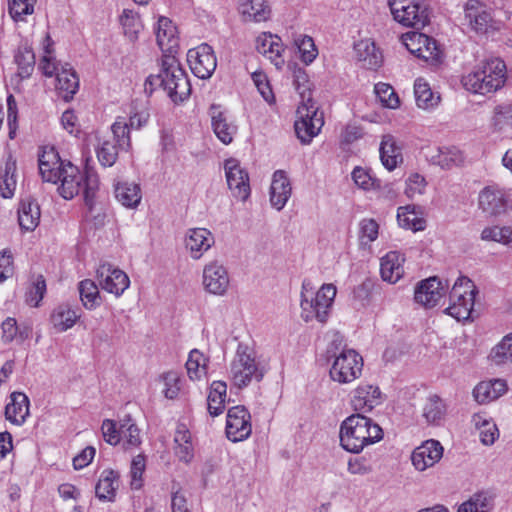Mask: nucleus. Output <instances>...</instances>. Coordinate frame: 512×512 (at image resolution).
Masks as SVG:
<instances>
[{"label": "nucleus", "mask_w": 512, "mask_h": 512, "mask_svg": "<svg viewBox=\"0 0 512 512\" xmlns=\"http://www.w3.org/2000/svg\"><path fill=\"white\" fill-rule=\"evenodd\" d=\"M336 293V286L332 283L323 284L315 292L312 282L309 279H304L301 286V318L305 322L316 320L322 324L326 323Z\"/></svg>", "instance_id": "nucleus-3"}, {"label": "nucleus", "mask_w": 512, "mask_h": 512, "mask_svg": "<svg viewBox=\"0 0 512 512\" xmlns=\"http://www.w3.org/2000/svg\"><path fill=\"white\" fill-rule=\"evenodd\" d=\"M213 244L214 237L206 228H191L186 233L185 247L195 260L200 259Z\"/></svg>", "instance_id": "nucleus-20"}, {"label": "nucleus", "mask_w": 512, "mask_h": 512, "mask_svg": "<svg viewBox=\"0 0 512 512\" xmlns=\"http://www.w3.org/2000/svg\"><path fill=\"white\" fill-rule=\"evenodd\" d=\"M465 18L476 32H486L492 16L486 6L478 0H468L464 7Z\"/></svg>", "instance_id": "nucleus-26"}, {"label": "nucleus", "mask_w": 512, "mask_h": 512, "mask_svg": "<svg viewBox=\"0 0 512 512\" xmlns=\"http://www.w3.org/2000/svg\"><path fill=\"white\" fill-rule=\"evenodd\" d=\"M263 376L264 370L256 361L253 349L247 345L239 344L230 364L229 377L232 383L238 388H243L253 380L261 381Z\"/></svg>", "instance_id": "nucleus-6"}, {"label": "nucleus", "mask_w": 512, "mask_h": 512, "mask_svg": "<svg viewBox=\"0 0 512 512\" xmlns=\"http://www.w3.org/2000/svg\"><path fill=\"white\" fill-rule=\"evenodd\" d=\"M476 293V287L468 277H458L450 291V304L445 312L458 321L471 318Z\"/></svg>", "instance_id": "nucleus-8"}, {"label": "nucleus", "mask_w": 512, "mask_h": 512, "mask_svg": "<svg viewBox=\"0 0 512 512\" xmlns=\"http://www.w3.org/2000/svg\"><path fill=\"white\" fill-rule=\"evenodd\" d=\"M511 204L509 191L497 184L484 187L478 195V207L489 217L504 215Z\"/></svg>", "instance_id": "nucleus-11"}, {"label": "nucleus", "mask_w": 512, "mask_h": 512, "mask_svg": "<svg viewBox=\"0 0 512 512\" xmlns=\"http://www.w3.org/2000/svg\"><path fill=\"white\" fill-rule=\"evenodd\" d=\"M507 389V383L503 379L482 381L473 389V396L479 404H486L498 399Z\"/></svg>", "instance_id": "nucleus-29"}, {"label": "nucleus", "mask_w": 512, "mask_h": 512, "mask_svg": "<svg viewBox=\"0 0 512 512\" xmlns=\"http://www.w3.org/2000/svg\"><path fill=\"white\" fill-rule=\"evenodd\" d=\"M227 397V385L223 381H214L210 386L207 398V409L215 417L223 413Z\"/></svg>", "instance_id": "nucleus-38"}, {"label": "nucleus", "mask_w": 512, "mask_h": 512, "mask_svg": "<svg viewBox=\"0 0 512 512\" xmlns=\"http://www.w3.org/2000/svg\"><path fill=\"white\" fill-rule=\"evenodd\" d=\"M478 69L480 73L487 76L485 77V80L493 84V92H496L505 84L506 65L503 60L499 58L487 60L481 66H479Z\"/></svg>", "instance_id": "nucleus-35"}, {"label": "nucleus", "mask_w": 512, "mask_h": 512, "mask_svg": "<svg viewBox=\"0 0 512 512\" xmlns=\"http://www.w3.org/2000/svg\"><path fill=\"white\" fill-rule=\"evenodd\" d=\"M230 278L227 268L218 260L204 266L202 284L206 292L223 296L229 287Z\"/></svg>", "instance_id": "nucleus-16"}, {"label": "nucleus", "mask_w": 512, "mask_h": 512, "mask_svg": "<svg viewBox=\"0 0 512 512\" xmlns=\"http://www.w3.org/2000/svg\"><path fill=\"white\" fill-rule=\"evenodd\" d=\"M494 499L487 492H477L458 507V512H490Z\"/></svg>", "instance_id": "nucleus-46"}, {"label": "nucleus", "mask_w": 512, "mask_h": 512, "mask_svg": "<svg viewBox=\"0 0 512 512\" xmlns=\"http://www.w3.org/2000/svg\"><path fill=\"white\" fill-rule=\"evenodd\" d=\"M327 353L333 358L329 375L340 384L351 383L361 376L363 358L354 349L346 348L343 337L335 334L328 346Z\"/></svg>", "instance_id": "nucleus-4"}, {"label": "nucleus", "mask_w": 512, "mask_h": 512, "mask_svg": "<svg viewBox=\"0 0 512 512\" xmlns=\"http://www.w3.org/2000/svg\"><path fill=\"white\" fill-rule=\"evenodd\" d=\"M211 127L216 137L225 145L232 143L238 127L228 113L213 104L209 109Z\"/></svg>", "instance_id": "nucleus-18"}, {"label": "nucleus", "mask_w": 512, "mask_h": 512, "mask_svg": "<svg viewBox=\"0 0 512 512\" xmlns=\"http://www.w3.org/2000/svg\"><path fill=\"white\" fill-rule=\"evenodd\" d=\"M114 193L117 201L126 208H136L142 199L141 188L136 183L119 182L115 185Z\"/></svg>", "instance_id": "nucleus-36"}, {"label": "nucleus", "mask_w": 512, "mask_h": 512, "mask_svg": "<svg viewBox=\"0 0 512 512\" xmlns=\"http://www.w3.org/2000/svg\"><path fill=\"white\" fill-rule=\"evenodd\" d=\"M39 172L43 181L56 184L64 164L54 148L43 149L38 158Z\"/></svg>", "instance_id": "nucleus-21"}, {"label": "nucleus", "mask_w": 512, "mask_h": 512, "mask_svg": "<svg viewBox=\"0 0 512 512\" xmlns=\"http://www.w3.org/2000/svg\"><path fill=\"white\" fill-rule=\"evenodd\" d=\"M60 63L53 56L49 44L45 46L44 54L38 64V69L46 77L56 76V73L61 70Z\"/></svg>", "instance_id": "nucleus-59"}, {"label": "nucleus", "mask_w": 512, "mask_h": 512, "mask_svg": "<svg viewBox=\"0 0 512 512\" xmlns=\"http://www.w3.org/2000/svg\"><path fill=\"white\" fill-rule=\"evenodd\" d=\"M374 90L383 106L390 109H395L399 106V98L393 87L389 84L380 82L375 85Z\"/></svg>", "instance_id": "nucleus-57"}, {"label": "nucleus", "mask_w": 512, "mask_h": 512, "mask_svg": "<svg viewBox=\"0 0 512 512\" xmlns=\"http://www.w3.org/2000/svg\"><path fill=\"white\" fill-rule=\"evenodd\" d=\"M14 61L17 64V76L20 79H27L32 75L35 68V54L27 43L18 47Z\"/></svg>", "instance_id": "nucleus-40"}, {"label": "nucleus", "mask_w": 512, "mask_h": 512, "mask_svg": "<svg viewBox=\"0 0 512 512\" xmlns=\"http://www.w3.org/2000/svg\"><path fill=\"white\" fill-rule=\"evenodd\" d=\"M443 456V446L437 440L430 439L416 447L411 455V461L417 471H425L438 463Z\"/></svg>", "instance_id": "nucleus-17"}, {"label": "nucleus", "mask_w": 512, "mask_h": 512, "mask_svg": "<svg viewBox=\"0 0 512 512\" xmlns=\"http://www.w3.org/2000/svg\"><path fill=\"white\" fill-rule=\"evenodd\" d=\"M177 29L172 21L166 17H160L156 29V40L163 52L173 54L178 47Z\"/></svg>", "instance_id": "nucleus-33"}, {"label": "nucleus", "mask_w": 512, "mask_h": 512, "mask_svg": "<svg viewBox=\"0 0 512 512\" xmlns=\"http://www.w3.org/2000/svg\"><path fill=\"white\" fill-rule=\"evenodd\" d=\"M379 225L374 219H363L360 222V240L364 245L370 244L378 237Z\"/></svg>", "instance_id": "nucleus-63"}, {"label": "nucleus", "mask_w": 512, "mask_h": 512, "mask_svg": "<svg viewBox=\"0 0 512 512\" xmlns=\"http://www.w3.org/2000/svg\"><path fill=\"white\" fill-rule=\"evenodd\" d=\"M483 241H494L506 246H512V228L509 226L485 227L480 235Z\"/></svg>", "instance_id": "nucleus-50"}, {"label": "nucleus", "mask_w": 512, "mask_h": 512, "mask_svg": "<svg viewBox=\"0 0 512 512\" xmlns=\"http://www.w3.org/2000/svg\"><path fill=\"white\" fill-rule=\"evenodd\" d=\"M16 161L9 156L0 175V192L3 198H11L16 189Z\"/></svg>", "instance_id": "nucleus-43"}, {"label": "nucleus", "mask_w": 512, "mask_h": 512, "mask_svg": "<svg viewBox=\"0 0 512 512\" xmlns=\"http://www.w3.org/2000/svg\"><path fill=\"white\" fill-rule=\"evenodd\" d=\"M240 12L246 21L262 22L270 16L265 0H241Z\"/></svg>", "instance_id": "nucleus-39"}, {"label": "nucleus", "mask_w": 512, "mask_h": 512, "mask_svg": "<svg viewBox=\"0 0 512 512\" xmlns=\"http://www.w3.org/2000/svg\"><path fill=\"white\" fill-rule=\"evenodd\" d=\"M187 61L194 75L200 79H208L217 67L216 56L210 45L202 43L187 53Z\"/></svg>", "instance_id": "nucleus-12"}, {"label": "nucleus", "mask_w": 512, "mask_h": 512, "mask_svg": "<svg viewBox=\"0 0 512 512\" xmlns=\"http://www.w3.org/2000/svg\"><path fill=\"white\" fill-rule=\"evenodd\" d=\"M352 180L361 189L369 191L380 188V180L373 177L369 169L357 166L351 173Z\"/></svg>", "instance_id": "nucleus-54"}, {"label": "nucleus", "mask_w": 512, "mask_h": 512, "mask_svg": "<svg viewBox=\"0 0 512 512\" xmlns=\"http://www.w3.org/2000/svg\"><path fill=\"white\" fill-rule=\"evenodd\" d=\"M96 274L100 288L116 297L121 296L130 285L127 274L109 263L101 264Z\"/></svg>", "instance_id": "nucleus-14"}, {"label": "nucleus", "mask_w": 512, "mask_h": 512, "mask_svg": "<svg viewBox=\"0 0 512 512\" xmlns=\"http://www.w3.org/2000/svg\"><path fill=\"white\" fill-rule=\"evenodd\" d=\"M256 49L267 57L278 69L284 65V51L281 38L271 33L263 32L256 39Z\"/></svg>", "instance_id": "nucleus-22"}, {"label": "nucleus", "mask_w": 512, "mask_h": 512, "mask_svg": "<svg viewBox=\"0 0 512 512\" xmlns=\"http://www.w3.org/2000/svg\"><path fill=\"white\" fill-rule=\"evenodd\" d=\"M383 436L382 428L371 418L360 413L350 415L340 426V445L344 450L354 454L381 441Z\"/></svg>", "instance_id": "nucleus-2"}, {"label": "nucleus", "mask_w": 512, "mask_h": 512, "mask_svg": "<svg viewBox=\"0 0 512 512\" xmlns=\"http://www.w3.org/2000/svg\"><path fill=\"white\" fill-rule=\"evenodd\" d=\"M292 194V187L287 174L283 170L274 172L270 186V203L273 208L282 210Z\"/></svg>", "instance_id": "nucleus-23"}, {"label": "nucleus", "mask_w": 512, "mask_h": 512, "mask_svg": "<svg viewBox=\"0 0 512 512\" xmlns=\"http://www.w3.org/2000/svg\"><path fill=\"white\" fill-rule=\"evenodd\" d=\"M120 22L124 28L125 34L128 35L130 39L136 38L141 27L138 14L132 10L124 9L120 16Z\"/></svg>", "instance_id": "nucleus-60"}, {"label": "nucleus", "mask_w": 512, "mask_h": 512, "mask_svg": "<svg viewBox=\"0 0 512 512\" xmlns=\"http://www.w3.org/2000/svg\"><path fill=\"white\" fill-rule=\"evenodd\" d=\"M430 161L443 169H450L463 162V155L456 147L437 148L430 156Z\"/></svg>", "instance_id": "nucleus-42"}, {"label": "nucleus", "mask_w": 512, "mask_h": 512, "mask_svg": "<svg viewBox=\"0 0 512 512\" xmlns=\"http://www.w3.org/2000/svg\"><path fill=\"white\" fill-rule=\"evenodd\" d=\"M379 152L383 166L389 171L394 170L402 162L401 148L396 145L392 135L382 137Z\"/></svg>", "instance_id": "nucleus-34"}, {"label": "nucleus", "mask_w": 512, "mask_h": 512, "mask_svg": "<svg viewBox=\"0 0 512 512\" xmlns=\"http://www.w3.org/2000/svg\"><path fill=\"white\" fill-rule=\"evenodd\" d=\"M414 95L417 106L422 109H432L440 102L439 94L434 93L423 78L415 80Z\"/></svg>", "instance_id": "nucleus-41"}, {"label": "nucleus", "mask_w": 512, "mask_h": 512, "mask_svg": "<svg viewBox=\"0 0 512 512\" xmlns=\"http://www.w3.org/2000/svg\"><path fill=\"white\" fill-rule=\"evenodd\" d=\"M404 257L397 251H390L381 258L380 273L384 281L395 284L404 274Z\"/></svg>", "instance_id": "nucleus-30"}, {"label": "nucleus", "mask_w": 512, "mask_h": 512, "mask_svg": "<svg viewBox=\"0 0 512 512\" xmlns=\"http://www.w3.org/2000/svg\"><path fill=\"white\" fill-rule=\"evenodd\" d=\"M250 413L244 406H234L228 410L226 419V435L232 442L247 439L251 432Z\"/></svg>", "instance_id": "nucleus-15"}, {"label": "nucleus", "mask_w": 512, "mask_h": 512, "mask_svg": "<svg viewBox=\"0 0 512 512\" xmlns=\"http://www.w3.org/2000/svg\"><path fill=\"white\" fill-rule=\"evenodd\" d=\"M381 392L378 386L363 383L354 391L351 404L355 411L369 412L381 402Z\"/></svg>", "instance_id": "nucleus-24"}, {"label": "nucleus", "mask_w": 512, "mask_h": 512, "mask_svg": "<svg viewBox=\"0 0 512 512\" xmlns=\"http://www.w3.org/2000/svg\"><path fill=\"white\" fill-rule=\"evenodd\" d=\"M36 0H8V11L11 17L18 21L34 12Z\"/></svg>", "instance_id": "nucleus-56"}, {"label": "nucleus", "mask_w": 512, "mask_h": 512, "mask_svg": "<svg viewBox=\"0 0 512 512\" xmlns=\"http://www.w3.org/2000/svg\"><path fill=\"white\" fill-rule=\"evenodd\" d=\"M99 287L90 279L79 283L80 299L85 308L92 310L100 305Z\"/></svg>", "instance_id": "nucleus-49"}, {"label": "nucleus", "mask_w": 512, "mask_h": 512, "mask_svg": "<svg viewBox=\"0 0 512 512\" xmlns=\"http://www.w3.org/2000/svg\"><path fill=\"white\" fill-rule=\"evenodd\" d=\"M121 440L127 447H137L141 443L140 430L130 416L120 421Z\"/></svg>", "instance_id": "nucleus-53"}, {"label": "nucleus", "mask_w": 512, "mask_h": 512, "mask_svg": "<svg viewBox=\"0 0 512 512\" xmlns=\"http://www.w3.org/2000/svg\"><path fill=\"white\" fill-rule=\"evenodd\" d=\"M41 211L38 203L30 198L20 201L18 207V223L23 231H34L40 222Z\"/></svg>", "instance_id": "nucleus-28"}, {"label": "nucleus", "mask_w": 512, "mask_h": 512, "mask_svg": "<svg viewBox=\"0 0 512 512\" xmlns=\"http://www.w3.org/2000/svg\"><path fill=\"white\" fill-rule=\"evenodd\" d=\"M488 359L497 366L512 363V333L504 336L502 340L491 349Z\"/></svg>", "instance_id": "nucleus-48"}, {"label": "nucleus", "mask_w": 512, "mask_h": 512, "mask_svg": "<svg viewBox=\"0 0 512 512\" xmlns=\"http://www.w3.org/2000/svg\"><path fill=\"white\" fill-rule=\"evenodd\" d=\"M425 188V178L418 173H414L406 180L405 194L409 198H414L417 195H422L425 192Z\"/></svg>", "instance_id": "nucleus-64"}, {"label": "nucleus", "mask_w": 512, "mask_h": 512, "mask_svg": "<svg viewBox=\"0 0 512 512\" xmlns=\"http://www.w3.org/2000/svg\"><path fill=\"white\" fill-rule=\"evenodd\" d=\"M297 115L295 133L302 144H308L320 132L324 124L323 114L318 112L314 101L308 99L298 107Z\"/></svg>", "instance_id": "nucleus-10"}, {"label": "nucleus", "mask_w": 512, "mask_h": 512, "mask_svg": "<svg viewBox=\"0 0 512 512\" xmlns=\"http://www.w3.org/2000/svg\"><path fill=\"white\" fill-rule=\"evenodd\" d=\"M78 318L79 314L77 311L65 304L56 307L51 315V321L59 332L70 329Z\"/></svg>", "instance_id": "nucleus-44"}, {"label": "nucleus", "mask_w": 512, "mask_h": 512, "mask_svg": "<svg viewBox=\"0 0 512 512\" xmlns=\"http://www.w3.org/2000/svg\"><path fill=\"white\" fill-rule=\"evenodd\" d=\"M224 169L227 185L233 197L241 201L247 200L251 192L248 173L235 158L227 159Z\"/></svg>", "instance_id": "nucleus-13"}, {"label": "nucleus", "mask_w": 512, "mask_h": 512, "mask_svg": "<svg viewBox=\"0 0 512 512\" xmlns=\"http://www.w3.org/2000/svg\"><path fill=\"white\" fill-rule=\"evenodd\" d=\"M29 415V398L22 392H13L10 402L5 407L6 420L15 425H22Z\"/></svg>", "instance_id": "nucleus-32"}, {"label": "nucleus", "mask_w": 512, "mask_h": 512, "mask_svg": "<svg viewBox=\"0 0 512 512\" xmlns=\"http://www.w3.org/2000/svg\"><path fill=\"white\" fill-rule=\"evenodd\" d=\"M388 4L394 19L403 26L422 29L429 21L422 0H388Z\"/></svg>", "instance_id": "nucleus-9"}, {"label": "nucleus", "mask_w": 512, "mask_h": 512, "mask_svg": "<svg viewBox=\"0 0 512 512\" xmlns=\"http://www.w3.org/2000/svg\"><path fill=\"white\" fill-rule=\"evenodd\" d=\"M357 60L362 67L376 70L382 63V53L371 39H362L354 44Z\"/></svg>", "instance_id": "nucleus-27"}, {"label": "nucleus", "mask_w": 512, "mask_h": 512, "mask_svg": "<svg viewBox=\"0 0 512 512\" xmlns=\"http://www.w3.org/2000/svg\"><path fill=\"white\" fill-rule=\"evenodd\" d=\"M113 137L111 140L99 142L96 149L97 158L103 167H111L115 164L120 151H129L131 138L129 136L128 124L125 118L118 117L111 126Z\"/></svg>", "instance_id": "nucleus-7"}, {"label": "nucleus", "mask_w": 512, "mask_h": 512, "mask_svg": "<svg viewBox=\"0 0 512 512\" xmlns=\"http://www.w3.org/2000/svg\"><path fill=\"white\" fill-rule=\"evenodd\" d=\"M58 181L61 182L58 190L64 199H72L80 191H83L85 205L89 211L93 210L99 188L97 175L89 172L83 175L76 166L68 162L62 168Z\"/></svg>", "instance_id": "nucleus-5"}, {"label": "nucleus", "mask_w": 512, "mask_h": 512, "mask_svg": "<svg viewBox=\"0 0 512 512\" xmlns=\"http://www.w3.org/2000/svg\"><path fill=\"white\" fill-rule=\"evenodd\" d=\"M206 361L203 353L197 349H193L188 356L186 362L187 374L191 380H200L206 375Z\"/></svg>", "instance_id": "nucleus-51"}, {"label": "nucleus", "mask_w": 512, "mask_h": 512, "mask_svg": "<svg viewBox=\"0 0 512 512\" xmlns=\"http://www.w3.org/2000/svg\"><path fill=\"white\" fill-rule=\"evenodd\" d=\"M492 125L496 130H503L507 127H512V104L501 103L495 106Z\"/></svg>", "instance_id": "nucleus-55"}, {"label": "nucleus", "mask_w": 512, "mask_h": 512, "mask_svg": "<svg viewBox=\"0 0 512 512\" xmlns=\"http://www.w3.org/2000/svg\"><path fill=\"white\" fill-rule=\"evenodd\" d=\"M485 74L480 73L479 69H475L462 78V84L467 91L475 94L485 95L493 92V84L485 80Z\"/></svg>", "instance_id": "nucleus-45"}, {"label": "nucleus", "mask_w": 512, "mask_h": 512, "mask_svg": "<svg viewBox=\"0 0 512 512\" xmlns=\"http://www.w3.org/2000/svg\"><path fill=\"white\" fill-rule=\"evenodd\" d=\"M46 292V282L42 275L37 276L33 282L31 288L27 292L26 302L32 306L37 307L40 301L43 299Z\"/></svg>", "instance_id": "nucleus-62"}, {"label": "nucleus", "mask_w": 512, "mask_h": 512, "mask_svg": "<svg viewBox=\"0 0 512 512\" xmlns=\"http://www.w3.org/2000/svg\"><path fill=\"white\" fill-rule=\"evenodd\" d=\"M144 87L145 91L149 93L161 88L176 104L185 101L191 94L188 76L173 54L162 55L158 73L150 75L146 79Z\"/></svg>", "instance_id": "nucleus-1"}, {"label": "nucleus", "mask_w": 512, "mask_h": 512, "mask_svg": "<svg viewBox=\"0 0 512 512\" xmlns=\"http://www.w3.org/2000/svg\"><path fill=\"white\" fill-rule=\"evenodd\" d=\"M406 40L412 41L413 44H418V47L413 48L411 44L405 42L406 48L418 58L426 61H440L442 52L433 38L422 33L412 32L405 34Z\"/></svg>", "instance_id": "nucleus-19"}, {"label": "nucleus", "mask_w": 512, "mask_h": 512, "mask_svg": "<svg viewBox=\"0 0 512 512\" xmlns=\"http://www.w3.org/2000/svg\"><path fill=\"white\" fill-rule=\"evenodd\" d=\"M160 380L163 382L164 388L162 390L167 399H175L180 392L179 375L176 371H168L160 375Z\"/></svg>", "instance_id": "nucleus-58"}, {"label": "nucleus", "mask_w": 512, "mask_h": 512, "mask_svg": "<svg viewBox=\"0 0 512 512\" xmlns=\"http://www.w3.org/2000/svg\"><path fill=\"white\" fill-rule=\"evenodd\" d=\"M56 90L59 95L69 101L79 89V78L73 68L65 63L61 65V70L56 73Z\"/></svg>", "instance_id": "nucleus-31"}, {"label": "nucleus", "mask_w": 512, "mask_h": 512, "mask_svg": "<svg viewBox=\"0 0 512 512\" xmlns=\"http://www.w3.org/2000/svg\"><path fill=\"white\" fill-rule=\"evenodd\" d=\"M119 486V476L118 473L111 470H104L95 487L96 496L100 500L113 501L115 497L116 490Z\"/></svg>", "instance_id": "nucleus-37"}, {"label": "nucleus", "mask_w": 512, "mask_h": 512, "mask_svg": "<svg viewBox=\"0 0 512 512\" xmlns=\"http://www.w3.org/2000/svg\"><path fill=\"white\" fill-rule=\"evenodd\" d=\"M472 421L479 430L480 441L484 445H492L499 435L496 424L484 419L479 414H475Z\"/></svg>", "instance_id": "nucleus-52"}, {"label": "nucleus", "mask_w": 512, "mask_h": 512, "mask_svg": "<svg viewBox=\"0 0 512 512\" xmlns=\"http://www.w3.org/2000/svg\"><path fill=\"white\" fill-rule=\"evenodd\" d=\"M444 295V286L437 277L422 281L415 289L414 299L425 307H434Z\"/></svg>", "instance_id": "nucleus-25"}, {"label": "nucleus", "mask_w": 512, "mask_h": 512, "mask_svg": "<svg viewBox=\"0 0 512 512\" xmlns=\"http://www.w3.org/2000/svg\"><path fill=\"white\" fill-rule=\"evenodd\" d=\"M146 461L145 456L139 454L132 459L131 468H130V476H131V488L134 490H138L143 485L142 475L145 471Z\"/></svg>", "instance_id": "nucleus-61"}, {"label": "nucleus", "mask_w": 512, "mask_h": 512, "mask_svg": "<svg viewBox=\"0 0 512 512\" xmlns=\"http://www.w3.org/2000/svg\"><path fill=\"white\" fill-rule=\"evenodd\" d=\"M446 414V405L438 395H431L427 398L422 415L429 424H440Z\"/></svg>", "instance_id": "nucleus-47"}]
</instances>
